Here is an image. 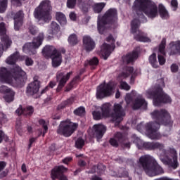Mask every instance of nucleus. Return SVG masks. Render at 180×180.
<instances>
[{"mask_svg":"<svg viewBox=\"0 0 180 180\" xmlns=\"http://www.w3.org/2000/svg\"><path fill=\"white\" fill-rule=\"evenodd\" d=\"M132 8L140 18H143V13H145L148 18L154 19L158 16V11L162 19L169 18V13L164 5L160 4L158 7L157 4L151 0H135Z\"/></svg>","mask_w":180,"mask_h":180,"instance_id":"1","label":"nucleus"},{"mask_svg":"<svg viewBox=\"0 0 180 180\" xmlns=\"http://www.w3.org/2000/svg\"><path fill=\"white\" fill-rule=\"evenodd\" d=\"M138 148H146L147 150H155L158 148L160 150V160L165 165H169L172 168H178V155L176 150L174 148H169L168 150L164 149V145L156 142H143L141 139L136 138L134 141Z\"/></svg>","mask_w":180,"mask_h":180,"instance_id":"2","label":"nucleus"},{"mask_svg":"<svg viewBox=\"0 0 180 180\" xmlns=\"http://www.w3.org/2000/svg\"><path fill=\"white\" fill-rule=\"evenodd\" d=\"M19 58V53L15 52L6 59V64L13 65L11 72H9L6 68H1L0 70V81L6 84H20L23 81V77L26 73L22 70V68L15 63Z\"/></svg>","mask_w":180,"mask_h":180,"instance_id":"3","label":"nucleus"},{"mask_svg":"<svg viewBox=\"0 0 180 180\" xmlns=\"http://www.w3.org/2000/svg\"><path fill=\"white\" fill-rule=\"evenodd\" d=\"M152 119L158 120L159 122H149L146 125V134L149 139L152 140H158L161 138V135L158 131L160 129V123L163 124H170L171 115L169 112L166 110H161L158 111L154 110L150 113Z\"/></svg>","mask_w":180,"mask_h":180,"instance_id":"4","label":"nucleus"},{"mask_svg":"<svg viewBox=\"0 0 180 180\" xmlns=\"http://www.w3.org/2000/svg\"><path fill=\"white\" fill-rule=\"evenodd\" d=\"M113 113L110 114L112 109V104L110 103H105L101 106V113L98 111H94L92 115L95 120H101L103 117H110L112 122L116 124H119L123 117H124V110L122 107V104L115 103L113 105Z\"/></svg>","mask_w":180,"mask_h":180,"instance_id":"5","label":"nucleus"},{"mask_svg":"<svg viewBox=\"0 0 180 180\" xmlns=\"http://www.w3.org/2000/svg\"><path fill=\"white\" fill-rule=\"evenodd\" d=\"M139 162L148 176H157L164 174V168L157 162L154 158L148 155L141 157Z\"/></svg>","mask_w":180,"mask_h":180,"instance_id":"6","label":"nucleus"},{"mask_svg":"<svg viewBox=\"0 0 180 180\" xmlns=\"http://www.w3.org/2000/svg\"><path fill=\"white\" fill-rule=\"evenodd\" d=\"M116 22H117V11L116 8H110L103 16L98 15L97 25L99 33L103 34L108 25H113Z\"/></svg>","mask_w":180,"mask_h":180,"instance_id":"7","label":"nucleus"},{"mask_svg":"<svg viewBox=\"0 0 180 180\" xmlns=\"http://www.w3.org/2000/svg\"><path fill=\"white\" fill-rule=\"evenodd\" d=\"M51 11H53V7H51V2L49 0L42 1L38 7H37L34 11V15L36 19L40 22L42 20L46 23L51 20Z\"/></svg>","mask_w":180,"mask_h":180,"instance_id":"8","label":"nucleus"},{"mask_svg":"<svg viewBox=\"0 0 180 180\" xmlns=\"http://www.w3.org/2000/svg\"><path fill=\"white\" fill-rule=\"evenodd\" d=\"M147 98H153L154 106H161L162 103H171L172 99L167 94L162 92V89L158 88L155 92L146 91Z\"/></svg>","mask_w":180,"mask_h":180,"instance_id":"9","label":"nucleus"},{"mask_svg":"<svg viewBox=\"0 0 180 180\" xmlns=\"http://www.w3.org/2000/svg\"><path fill=\"white\" fill-rule=\"evenodd\" d=\"M125 101L127 105L132 103L134 109H140V108H147V101L137 94V91L132 90L130 93L127 94L125 96Z\"/></svg>","mask_w":180,"mask_h":180,"instance_id":"10","label":"nucleus"},{"mask_svg":"<svg viewBox=\"0 0 180 180\" xmlns=\"http://www.w3.org/2000/svg\"><path fill=\"white\" fill-rule=\"evenodd\" d=\"M113 94H115V84L110 82L108 83L104 82L98 86L96 98L97 99H103V98H108V96H110Z\"/></svg>","mask_w":180,"mask_h":180,"instance_id":"11","label":"nucleus"},{"mask_svg":"<svg viewBox=\"0 0 180 180\" xmlns=\"http://www.w3.org/2000/svg\"><path fill=\"white\" fill-rule=\"evenodd\" d=\"M140 27V21L138 20H134L131 24V33L134 36V39L137 41H141L143 43H150L151 39L147 37L144 32L139 30Z\"/></svg>","mask_w":180,"mask_h":180,"instance_id":"12","label":"nucleus"},{"mask_svg":"<svg viewBox=\"0 0 180 180\" xmlns=\"http://www.w3.org/2000/svg\"><path fill=\"white\" fill-rule=\"evenodd\" d=\"M77 127H78V124L71 122L70 120L63 121L58 127L57 133L64 137H70L77 130Z\"/></svg>","mask_w":180,"mask_h":180,"instance_id":"13","label":"nucleus"},{"mask_svg":"<svg viewBox=\"0 0 180 180\" xmlns=\"http://www.w3.org/2000/svg\"><path fill=\"white\" fill-rule=\"evenodd\" d=\"M43 40H44V33L39 32L37 37L34 38L32 40V43H26L22 48L24 53H32V54L36 53V49H39L43 43Z\"/></svg>","mask_w":180,"mask_h":180,"instance_id":"14","label":"nucleus"},{"mask_svg":"<svg viewBox=\"0 0 180 180\" xmlns=\"http://www.w3.org/2000/svg\"><path fill=\"white\" fill-rule=\"evenodd\" d=\"M6 34V27H5V23H0V36H3L1 37V44L0 43V57L2 56V53L4 50H6L8 47H11V44H12V40L9 39V37Z\"/></svg>","mask_w":180,"mask_h":180,"instance_id":"15","label":"nucleus"},{"mask_svg":"<svg viewBox=\"0 0 180 180\" xmlns=\"http://www.w3.org/2000/svg\"><path fill=\"white\" fill-rule=\"evenodd\" d=\"M107 41L110 43V44L105 43L101 46V55L104 60H108V57L110 56L112 51L115 50V39L112 35L108 36Z\"/></svg>","mask_w":180,"mask_h":180,"instance_id":"16","label":"nucleus"},{"mask_svg":"<svg viewBox=\"0 0 180 180\" xmlns=\"http://www.w3.org/2000/svg\"><path fill=\"white\" fill-rule=\"evenodd\" d=\"M130 84H133L134 82V79L137 76V72L134 71V69L131 67L125 68L123 71L119 74L118 79H124L127 78V77H130Z\"/></svg>","mask_w":180,"mask_h":180,"instance_id":"17","label":"nucleus"},{"mask_svg":"<svg viewBox=\"0 0 180 180\" xmlns=\"http://www.w3.org/2000/svg\"><path fill=\"white\" fill-rule=\"evenodd\" d=\"M91 132L94 137H96L99 141L106 133V127L102 124H96L92 127Z\"/></svg>","mask_w":180,"mask_h":180,"instance_id":"18","label":"nucleus"},{"mask_svg":"<svg viewBox=\"0 0 180 180\" xmlns=\"http://www.w3.org/2000/svg\"><path fill=\"white\" fill-rule=\"evenodd\" d=\"M167 44V40L165 39H163L159 45L158 49H155V51H158V63L160 65H164L165 64L166 60L165 58L163 56H165V45ZM162 54L160 55V54Z\"/></svg>","mask_w":180,"mask_h":180,"instance_id":"19","label":"nucleus"},{"mask_svg":"<svg viewBox=\"0 0 180 180\" xmlns=\"http://www.w3.org/2000/svg\"><path fill=\"white\" fill-rule=\"evenodd\" d=\"M72 72H70L67 74L64 72H58L57 75V81L58 82V91H60V89H62L63 87L67 84L68 79H70V77H71V75Z\"/></svg>","mask_w":180,"mask_h":180,"instance_id":"20","label":"nucleus"},{"mask_svg":"<svg viewBox=\"0 0 180 180\" xmlns=\"http://www.w3.org/2000/svg\"><path fill=\"white\" fill-rule=\"evenodd\" d=\"M167 51L169 56L180 54V41L170 42L167 46Z\"/></svg>","mask_w":180,"mask_h":180,"instance_id":"21","label":"nucleus"},{"mask_svg":"<svg viewBox=\"0 0 180 180\" xmlns=\"http://www.w3.org/2000/svg\"><path fill=\"white\" fill-rule=\"evenodd\" d=\"M40 89V81L34 79L27 87V95H36Z\"/></svg>","mask_w":180,"mask_h":180,"instance_id":"22","label":"nucleus"},{"mask_svg":"<svg viewBox=\"0 0 180 180\" xmlns=\"http://www.w3.org/2000/svg\"><path fill=\"white\" fill-rule=\"evenodd\" d=\"M0 92L4 94V99L6 102H12L13 101V96H15V92L6 86H0Z\"/></svg>","mask_w":180,"mask_h":180,"instance_id":"23","label":"nucleus"},{"mask_svg":"<svg viewBox=\"0 0 180 180\" xmlns=\"http://www.w3.org/2000/svg\"><path fill=\"white\" fill-rule=\"evenodd\" d=\"M83 47L86 51H92L95 49V41L91 37L86 35L83 37Z\"/></svg>","mask_w":180,"mask_h":180,"instance_id":"24","label":"nucleus"},{"mask_svg":"<svg viewBox=\"0 0 180 180\" xmlns=\"http://www.w3.org/2000/svg\"><path fill=\"white\" fill-rule=\"evenodd\" d=\"M67 171H68V169H67V167H64V166L56 167L52 169L51 176L52 179H56V178L60 176V174L67 172Z\"/></svg>","mask_w":180,"mask_h":180,"instance_id":"25","label":"nucleus"},{"mask_svg":"<svg viewBox=\"0 0 180 180\" xmlns=\"http://www.w3.org/2000/svg\"><path fill=\"white\" fill-rule=\"evenodd\" d=\"M57 50L53 46L46 45L42 49V54L44 57H53L55 54H56Z\"/></svg>","mask_w":180,"mask_h":180,"instance_id":"26","label":"nucleus"},{"mask_svg":"<svg viewBox=\"0 0 180 180\" xmlns=\"http://www.w3.org/2000/svg\"><path fill=\"white\" fill-rule=\"evenodd\" d=\"M22 18H23V12L19 11L14 16V29L15 30H19L20 26H22Z\"/></svg>","mask_w":180,"mask_h":180,"instance_id":"27","label":"nucleus"},{"mask_svg":"<svg viewBox=\"0 0 180 180\" xmlns=\"http://www.w3.org/2000/svg\"><path fill=\"white\" fill-rule=\"evenodd\" d=\"M52 60V65L55 68L57 67H60L61 65V63H63V58H61V54L60 53H55L53 56L51 57Z\"/></svg>","mask_w":180,"mask_h":180,"instance_id":"28","label":"nucleus"},{"mask_svg":"<svg viewBox=\"0 0 180 180\" xmlns=\"http://www.w3.org/2000/svg\"><path fill=\"white\" fill-rule=\"evenodd\" d=\"M139 57V52L137 51H134L131 53H129L124 56L122 58V60L124 63H126L127 64H129V63H131L134 61V60H137Z\"/></svg>","mask_w":180,"mask_h":180,"instance_id":"29","label":"nucleus"},{"mask_svg":"<svg viewBox=\"0 0 180 180\" xmlns=\"http://www.w3.org/2000/svg\"><path fill=\"white\" fill-rule=\"evenodd\" d=\"M48 32L50 34H57L60 32V25L56 22H52L48 29Z\"/></svg>","mask_w":180,"mask_h":180,"instance_id":"30","label":"nucleus"},{"mask_svg":"<svg viewBox=\"0 0 180 180\" xmlns=\"http://www.w3.org/2000/svg\"><path fill=\"white\" fill-rule=\"evenodd\" d=\"M106 6V4L101 2V3H95L93 6V11L94 13H101L102 11H103V8Z\"/></svg>","mask_w":180,"mask_h":180,"instance_id":"31","label":"nucleus"},{"mask_svg":"<svg viewBox=\"0 0 180 180\" xmlns=\"http://www.w3.org/2000/svg\"><path fill=\"white\" fill-rule=\"evenodd\" d=\"M148 61L153 68H158L159 63L158 60H157V54H155V53H152L149 56Z\"/></svg>","mask_w":180,"mask_h":180,"instance_id":"32","label":"nucleus"},{"mask_svg":"<svg viewBox=\"0 0 180 180\" xmlns=\"http://www.w3.org/2000/svg\"><path fill=\"white\" fill-rule=\"evenodd\" d=\"M56 20L59 22L60 25H67V18L63 13H56Z\"/></svg>","mask_w":180,"mask_h":180,"instance_id":"33","label":"nucleus"},{"mask_svg":"<svg viewBox=\"0 0 180 180\" xmlns=\"http://www.w3.org/2000/svg\"><path fill=\"white\" fill-rule=\"evenodd\" d=\"M68 41L71 46H75L78 44V37L75 34H72L69 36Z\"/></svg>","mask_w":180,"mask_h":180,"instance_id":"34","label":"nucleus"},{"mask_svg":"<svg viewBox=\"0 0 180 180\" xmlns=\"http://www.w3.org/2000/svg\"><path fill=\"white\" fill-rule=\"evenodd\" d=\"M122 137H123V135H122V134L120 133H117V134H115V139H111L110 140L111 146H113V147H117L118 144L117 140L122 139Z\"/></svg>","mask_w":180,"mask_h":180,"instance_id":"35","label":"nucleus"},{"mask_svg":"<svg viewBox=\"0 0 180 180\" xmlns=\"http://www.w3.org/2000/svg\"><path fill=\"white\" fill-rule=\"evenodd\" d=\"M8 8V0H0V13H4Z\"/></svg>","mask_w":180,"mask_h":180,"instance_id":"36","label":"nucleus"},{"mask_svg":"<svg viewBox=\"0 0 180 180\" xmlns=\"http://www.w3.org/2000/svg\"><path fill=\"white\" fill-rule=\"evenodd\" d=\"M74 113L77 116H84V115H85V108L79 107L74 110Z\"/></svg>","mask_w":180,"mask_h":180,"instance_id":"37","label":"nucleus"},{"mask_svg":"<svg viewBox=\"0 0 180 180\" xmlns=\"http://www.w3.org/2000/svg\"><path fill=\"white\" fill-rule=\"evenodd\" d=\"M84 144H85V141H84L82 138H79L75 141V148H81L82 147H84Z\"/></svg>","mask_w":180,"mask_h":180,"instance_id":"38","label":"nucleus"},{"mask_svg":"<svg viewBox=\"0 0 180 180\" xmlns=\"http://www.w3.org/2000/svg\"><path fill=\"white\" fill-rule=\"evenodd\" d=\"M120 88L124 91H130L131 86H130V85H129V84H127L126 82H121Z\"/></svg>","mask_w":180,"mask_h":180,"instance_id":"39","label":"nucleus"},{"mask_svg":"<svg viewBox=\"0 0 180 180\" xmlns=\"http://www.w3.org/2000/svg\"><path fill=\"white\" fill-rule=\"evenodd\" d=\"M25 113L24 115L31 116V115H33V112H34V110L33 109V107L29 106L27 107L26 108H24Z\"/></svg>","mask_w":180,"mask_h":180,"instance_id":"40","label":"nucleus"},{"mask_svg":"<svg viewBox=\"0 0 180 180\" xmlns=\"http://www.w3.org/2000/svg\"><path fill=\"white\" fill-rule=\"evenodd\" d=\"M79 8H80V9L82 11H83L84 12H88V11H89V5L84 4V3H80L79 4Z\"/></svg>","mask_w":180,"mask_h":180,"instance_id":"41","label":"nucleus"},{"mask_svg":"<svg viewBox=\"0 0 180 180\" xmlns=\"http://www.w3.org/2000/svg\"><path fill=\"white\" fill-rule=\"evenodd\" d=\"M39 124H41V126H43V127H44V129L45 130V131H44V133L42 134L43 137H44V134H45L46 131H47V130L49 129L47 127V124H49V122H46V121H44V120H39Z\"/></svg>","mask_w":180,"mask_h":180,"instance_id":"42","label":"nucleus"},{"mask_svg":"<svg viewBox=\"0 0 180 180\" xmlns=\"http://www.w3.org/2000/svg\"><path fill=\"white\" fill-rule=\"evenodd\" d=\"M76 4H77V0H68L67 6L70 9H72L75 7Z\"/></svg>","mask_w":180,"mask_h":180,"instance_id":"43","label":"nucleus"},{"mask_svg":"<svg viewBox=\"0 0 180 180\" xmlns=\"http://www.w3.org/2000/svg\"><path fill=\"white\" fill-rule=\"evenodd\" d=\"M99 63V60L96 57L93 58L91 60L89 61V65H97Z\"/></svg>","mask_w":180,"mask_h":180,"instance_id":"44","label":"nucleus"},{"mask_svg":"<svg viewBox=\"0 0 180 180\" xmlns=\"http://www.w3.org/2000/svg\"><path fill=\"white\" fill-rule=\"evenodd\" d=\"M15 113L18 116H20V115H25V108H23L22 105H20L18 108L15 110Z\"/></svg>","mask_w":180,"mask_h":180,"instance_id":"45","label":"nucleus"},{"mask_svg":"<svg viewBox=\"0 0 180 180\" xmlns=\"http://www.w3.org/2000/svg\"><path fill=\"white\" fill-rule=\"evenodd\" d=\"M29 30H30V33H31V34H37V32H38L37 27H36V26H34V25H30Z\"/></svg>","mask_w":180,"mask_h":180,"instance_id":"46","label":"nucleus"},{"mask_svg":"<svg viewBox=\"0 0 180 180\" xmlns=\"http://www.w3.org/2000/svg\"><path fill=\"white\" fill-rule=\"evenodd\" d=\"M171 6L173 11H176V8H178V1L176 0H172Z\"/></svg>","mask_w":180,"mask_h":180,"instance_id":"47","label":"nucleus"},{"mask_svg":"<svg viewBox=\"0 0 180 180\" xmlns=\"http://www.w3.org/2000/svg\"><path fill=\"white\" fill-rule=\"evenodd\" d=\"M179 68L176 64H172L171 65V71L172 72H178Z\"/></svg>","mask_w":180,"mask_h":180,"instance_id":"48","label":"nucleus"},{"mask_svg":"<svg viewBox=\"0 0 180 180\" xmlns=\"http://www.w3.org/2000/svg\"><path fill=\"white\" fill-rule=\"evenodd\" d=\"M25 64L27 66L33 65V60L30 58H27L25 60Z\"/></svg>","mask_w":180,"mask_h":180,"instance_id":"49","label":"nucleus"},{"mask_svg":"<svg viewBox=\"0 0 180 180\" xmlns=\"http://www.w3.org/2000/svg\"><path fill=\"white\" fill-rule=\"evenodd\" d=\"M69 17L70 19H71L73 21L77 20V14H75V13L74 12H71L69 15Z\"/></svg>","mask_w":180,"mask_h":180,"instance_id":"50","label":"nucleus"},{"mask_svg":"<svg viewBox=\"0 0 180 180\" xmlns=\"http://www.w3.org/2000/svg\"><path fill=\"white\" fill-rule=\"evenodd\" d=\"M3 139H6V140H8V136H6V135H5V134L2 131H0V143H2Z\"/></svg>","mask_w":180,"mask_h":180,"instance_id":"51","label":"nucleus"},{"mask_svg":"<svg viewBox=\"0 0 180 180\" xmlns=\"http://www.w3.org/2000/svg\"><path fill=\"white\" fill-rule=\"evenodd\" d=\"M22 1L23 0H12V2L14 5H16V6H20V5H22Z\"/></svg>","mask_w":180,"mask_h":180,"instance_id":"52","label":"nucleus"},{"mask_svg":"<svg viewBox=\"0 0 180 180\" xmlns=\"http://www.w3.org/2000/svg\"><path fill=\"white\" fill-rule=\"evenodd\" d=\"M6 167V162H0V172L3 169H4Z\"/></svg>","mask_w":180,"mask_h":180,"instance_id":"53","label":"nucleus"},{"mask_svg":"<svg viewBox=\"0 0 180 180\" xmlns=\"http://www.w3.org/2000/svg\"><path fill=\"white\" fill-rule=\"evenodd\" d=\"M72 158H66L65 159L63 160V164H68V162H70V161H72Z\"/></svg>","mask_w":180,"mask_h":180,"instance_id":"54","label":"nucleus"},{"mask_svg":"<svg viewBox=\"0 0 180 180\" xmlns=\"http://www.w3.org/2000/svg\"><path fill=\"white\" fill-rule=\"evenodd\" d=\"M98 169H100V171H105V169H106V167H105V165H103V164H100L98 167H97Z\"/></svg>","mask_w":180,"mask_h":180,"instance_id":"55","label":"nucleus"},{"mask_svg":"<svg viewBox=\"0 0 180 180\" xmlns=\"http://www.w3.org/2000/svg\"><path fill=\"white\" fill-rule=\"evenodd\" d=\"M21 171L22 172H24V174H26V172H27V169L26 168V165L25 164H22L21 166Z\"/></svg>","mask_w":180,"mask_h":180,"instance_id":"56","label":"nucleus"},{"mask_svg":"<svg viewBox=\"0 0 180 180\" xmlns=\"http://www.w3.org/2000/svg\"><path fill=\"white\" fill-rule=\"evenodd\" d=\"M79 167H85V165H86V163L84 160H80L79 162Z\"/></svg>","mask_w":180,"mask_h":180,"instance_id":"57","label":"nucleus"},{"mask_svg":"<svg viewBox=\"0 0 180 180\" xmlns=\"http://www.w3.org/2000/svg\"><path fill=\"white\" fill-rule=\"evenodd\" d=\"M155 180H173V179L169 177H161L159 179H156Z\"/></svg>","mask_w":180,"mask_h":180,"instance_id":"58","label":"nucleus"},{"mask_svg":"<svg viewBox=\"0 0 180 180\" xmlns=\"http://www.w3.org/2000/svg\"><path fill=\"white\" fill-rule=\"evenodd\" d=\"M34 140H35L34 138L30 139L29 148L32 147V145L33 144V143H34Z\"/></svg>","mask_w":180,"mask_h":180,"instance_id":"59","label":"nucleus"},{"mask_svg":"<svg viewBox=\"0 0 180 180\" xmlns=\"http://www.w3.org/2000/svg\"><path fill=\"white\" fill-rule=\"evenodd\" d=\"M56 85H57V84L56 83V82H51L49 83V86L50 88H54V86H56Z\"/></svg>","mask_w":180,"mask_h":180,"instance_id":"60","label":"nucleus"},{"mask_svg":"<svg viewBox=\"0 0 180 180\" xmlns=\"http://www.w3.org/2000/svg\"><path fill=\"white\" fill-rule=\"evenodd\" d=\"M115 98L117 99L119 98H120V92L119 91H117L115 94Z\"/></svg>","mask_w":180,"mask_h":180,"instance_id":"61","label":"nucleus"},{"mask_svg":"<svg viewBox=\"0 0 180 180\" xmlns=\"http://www.w3.org/2000/svg\"><path fill=\"white\" fill-rule=\"evenodd\" d=\"M59 180H68V179H67V177H66L65 176H64V175L62 174V175L60 176Z\"/></svg>","mask_w":180,"mask_h":180,"instance_id":"62","label":"nucleus"},{"mask_svg":"<svg viewBox=\"0 0 180 180\" xmlns=\"http://www.w3.org/2000/svg\"><path fill=\"white\" fill-rule=\"evenodd\" d=\"M111 175L112 176H123V174H115V173H111Z\"/></svg>","mask_w":180,"mask_h":180,"instance_id":"63","label":"nucleus"},{"mask_svg":"<svg viewBox=\"0 0 180 180\" xmlns=\"http://www.w3.org/2000/svg\"><path fill=\"white\" fill-rule=\"evenodd\" d=\"M52 119H53L54 120H58V119H60V116H58V115H53L52 116Z\"/></svg>","mask_w":180,"mask_h":180,"instance_id":"64","label":"nucleus"}]
</instances>
